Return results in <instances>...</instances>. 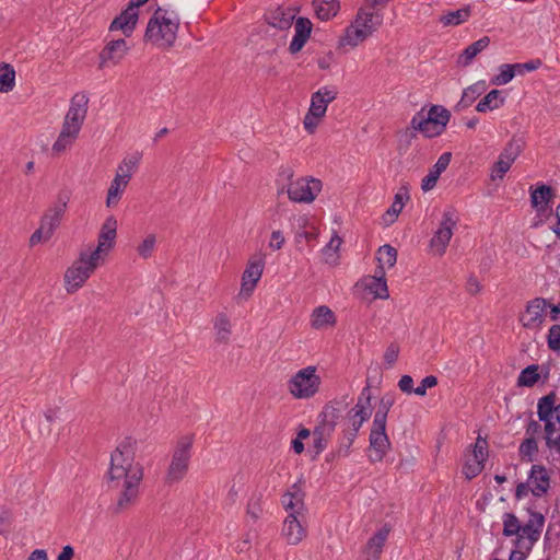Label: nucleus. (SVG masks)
<instances>
[{"label": "nucleus", "mask_w": 560, "mask_h": 560, "mask_svg": "<svg viewBox=\"0 0 560 560\" xmlns=\"http://www.w3.org/2000/svg\"><path fill=\"white\" fill-rule=\"evenodd\" d=\"M136 441L126 438L110 454V465L106 474L108 490L113 495V512L116 514L133 508L140 495L143 480V466L135 460Z\"/></svg>", "instance_id": "obj_1"}, {"label": "nucleus", "mask_w": 560, "mask_h": 560, "mask_svg": "<svg viewBox=\"0 0 560 560\" xmlns=\"http://www.w3.org/2000/svg\"><path fill=\"white\" fill-rule=\"evenodd\" d=\"M179 16L174 11L158 8L149 20L144 39L159 47L170 48L176 40Z\"/></svg>", "instance_id": "obj_2"}, {"label": "nucleus", "mask_w": 560, "mask_h": 560, "mask_svg": "<svg viewBox=\"0 0 560 560\" xmlns=\"http://www.w3.org/2000/svg\"><path fill=\"white\" fill-rule=\"evenodd\" d=\"M450 118V110L441 105H432L428 112L422 107L411 118L412 131L407 135L410 139L416 137L415 131H420L427 138L440 136L444 132Z\"/></svg>", "instance_id": "obj_3"}, {"label": "nucleus", "mask_w": 560, "mask_h": 560, "mask_svg": "<svg viewBox=\"0 0 560 560\" xmlns=\"http://www.w3.org/2000/svg\"><path fill=\"white\" fill-rule=\"evenodd\" d=\"M383 23V15L360 9L354 21L347 27L345 43L352 47L370 37Z\"/></svg>", "instance_id": "obj_4"}, {"label": "nucleus", "mask_w": 560, "mask_h": 560, "mask_svg": "<svg viewBox=\"0 0 560 560\" xmlns=\"http://www.w3.org/2000/svg\"><path fill=\"white\" fill-rule=\"evenodd\" d=\"M192 443V435H184L176 442L172 459L165 475L166 485L177 483L187 475L191 458Z\"/></svg>", "instance_id": "obj_5"}, {"label": "nucleus", "mask_w": 560, "mask_h": 560, "mask_svg": "<svg viewBox=\"0 0 560 560\" xmlns=\"http://www.w3.org/2000/svg\"><path fill=\"white\" fill-rule=\"evenodd\" d=\"M322 378L317 374V368L308 365L299 370L288 381V392L295 399H310L314 397L320 388Z\"/></svg>", "instance_id": "obj_6"}, {"label": "nucleus", "mask_w": 560, "mask_h": 560, "mask_svg": "<svg viewBox=\"0 0 560 560\" xmlns=\"http://www.w3.org/2000/svg\"><path fill=\"white\" fill-rule=\"evenodd\" d=\"M100 264L92 254L81 252L79 258L65 272V288L68 293L78 291Z\"/></svg>", "instance_id": "obj_7"}, {"label": "nucleus", "mask_w": 560, "mask_h": 560, "mask_svg": "<svg viewBox=\"0 0 560 560\" xmlns=\"http://www.w3.org/2000/svg\"><path fill=\"white\" fill-rule=\"evenodd\" d=\"M322 190V182L316 178L302 177L289 183L288 197L294 202H312Z\"/></svg>", "instance_id": "obj_8"}, {"label": "nucleus", "mask_w": 560, "mask_h": 560, "mask_svg": "<svg viewBox=\"0 0 560 560\" xmlns=\"http://www.w3.org/2000/svg\"><path fill=\"white\" fill-rule=\"evenodd\" d=\"M369 441L371 452L369 455L370 460L372 463L382 462L392 446L386 433V423L372 422Z\"/></svg>", "instance_id": "obj_9"}, {"label": "nucleus", "mask_w": 560, "mask_h": 560, "mask_svg": "<svg viewBox=\"0 0 560 560\" xmlns=\"http://www.w3.org/2000/svg\"><path fill=\"white\" fill-rule=\"evenodd\" d=\"M347 406L348 404L346 402V398L328 401L317 416V424L315 428L332 434L338 421L342 418Z\"/></svg>", "instance_id": "obj_10"}, {"label": "nucleus", "mask_w": 560, "mask_h": 560, "mask_svg": "<svg viewBox=\"0 0 560 560\" xmlns=\"http://www.w3.org/2000/svg\"><path fill=\"white\" fill-rule=\"evenodd\" d=\"M522 152V143L520 140L511 139L502 152L499 155L498 161L494 163L491 170V179H502L504 175L509 172L511 165L515 162L517 156Z\"/></svg>", "instance_id": "obj_11"}, {"label": "nucleus", "mask_w": 560, "mask_h": 560, "mask_svg": "<svg viewBox=\"0 0 560 560\" xmlns=\"http://www.w3.org/2000/svg\"><path fill=\"white\" fill-rule=\"evenodd\" d=\"M544 523V515L538 512H533L527 523L522 526L520 537H516L514 540L515 547L525 548V550L529 551L539 539Z\"/></svg>", "instance_id": "obj_12"}, {"label": "nucleus", "mask_w": 560, "mask_h": 560, "mask_svg": "<svg viewBox=\"0 0 560 560\" xmlns=\"http://www.w3.org/2000/svg\"><path fill=\"white\" fill-rule=\"evenodd\" d=\"M457 220L454 217V211L447 210L443 213V219L440 226L433 237L430 241V245L438 255L442 256L452 238L453 229L456 226Z\"/></svg>", "instance_id": "obj_13"}, {"label": "nucleus", "mask_w": 560, "mask_h": 560, "mask_svg": "<svg viewBox=\"0 0 560 560\" xmlns=\"http://www.w3.org/2000/svg\"><path fill=\"white\" fill-rule=\"evenodd\" d=\"M88 103H89V98L86 95L75 94L71 98L70 107L65 117V121H63L62 126L80 131L81 127L83 125V121L86 117Z\"/></svg>", "instance_id": "obj_14"}, {"label": "nucleus", "mask_w": 560, "mask_h": 560, "mask_svg": "<svg viewBox=\"0 0 560 560\" xmlns=\"http://www.w3.org/2000/svg\"><path fill=\"white\" fill-rule=\"evenodd\" d=\"M129 47L125 39H113L100 52L98 68L104 69L109 66L118 65L127 55Z\"/></svg>", "instance_id": "obj_15"}, {"label": "nucleus", "mask_w": 560, "mask_h": 560, "mask_svg": "<svg viewBox=\"0 0 560 560\" xmlns=\"http://www.w3.org/2000/svg\"><path fill=\"white\" fill-rule=\"evenodd\" d=\"M547 301L542 298H536L527 303L525 313L521 316V322L525 328L535 329L542 325L546 318Z\"/></svg>", "instance_id": "obj_16"}, {"label": "nucleus", "mask_w": 560, "mask_h": 560, "mask_svg": "<svg viewBox=\"0 0 560 560\" xmlns=\"http://www.w3.org/2000/svg\"><path fill=\"white\" fill-rule=\"evenodd\" d=\"M116 219L114 217L107 218L101 228L97 246L90 254L101 260L102 255L106 254L113 247L116 238Z\"/></svg>", "instance_id": "obj_17"}, {"label": "nucleus", "mask_w": 560, "mask_h": 560, "mask_svg": "<svg viewBox=\"0 0 560 560\" xmlns=\"http://www.w3.org/2000/svg\"><path fill=\"white\" fill-rule=\"evenodd\" d=\"M338 91L335 86H323L312 94L308 112L315 118H322L327 110L329 103L336 100Z\"/></svg>", "instance_id": "obj_18"}, {"label": "nucleus", "mask_w": 560, "mask_h": 560, "mask_svg": "<svg viewBox=\"0 0 560 560\" xmlns=\"http://www.w3.org/2000/svg\"><path fill=\"white\" fill-rule=\"evenodd\" d=\"M300 516L301 515L288 514L283 521L281 535L291 546L300 544L307 534L306 528L301 524Z\"/></svg>", "instance_id": "obj_19"}, {"label": "nucleus", "mask_w": 560, "mask_h": 560, "mask_svg": "<svg viewBox=\"0 0 560 560\" xmlns=\"http://www.w3.org/2000/svg\"><path fill=\"white\" fill-rule=\"evenodd\" d=\"M304 497L305 493L299 483L292 485L283 493L281 502L288 514L303 515L305 511Z\"/></svg>", "instance_id": "obj_20"}, {"label": "nucleus", "mask_w": 560, "mask_h": 560, "mask_svg": "<svg viewBox=\"0 0 560 560\" xmlns=\"http://www.w3.org/2000/svg\"><path fill=\"white\" fill-rule=\"evenodd\" d=\"M556 395L550 393L538 401L537 415L540 421L547 422V429H551V419L560 422V404L555 405Z\"/></svg>", "instance_id": "obj_21"}, {"label": "nucleus", "mask_w": 560, "mask_h": 560, "mask_svg": "<svg viewBox=\"0 0 560 560\" xmlns=\"http://www.w3.org/2000/svg\"><path fill=\"white\" fill-rule=\"evenodd\" d=\"M528 485L530 492L535 497H541L550 487V477L547 469L542 465H533L528 476Z\"/></svg>", "instance_id": "obj_22"}, {"label": "nucleus", "mask_w": 560, "mask_h": 560, "mask_svg": "<svg viewBox=\"0 0 560 560\" xmlns=\"http://www.w3.org/2000/svg\"><path fill=\"white\" fill-rule=\"evenodd\" d=\"M138 19V10L128 4V7L112 21L109 30L121 31L126 36H130L136 28Z\"/></svg>", "instance_id": "obj_23"}, {"label": "nucleus", "mask_w": 560, "mask_h": 560, "mask_svg": "<svg viewBox=\"0 0 560 560\" xmlns=\"http://www.w3.org/2000/svg\"><path fill=\"white\" fill-rule=\"evenodd\" d=\"M529 192L532 207L538 214H544L555 197L553 189L548 185L540 184L535 188L532 186Z\"/></svg>", "instance_id": "obj_24"}, {"label": "nucleus", "mask_w": 560, "mask_h": 560, "mask_svg": "<svg viewBox=\"0 0 560 560\" xmlns=\"http://www.w3.org/2000/svg\"><path fill=\"white\" fill-rule=\"evenodd\" d=\"M264 261H249L242 276L241 292L250 295L261 278Z\"/></svg>", "instance_id": "obj_25"}, {"label": "nucleus", "mask_w": 560, "mask_h": 560, "mask_svg": "<svg viewBox=\"0 0 560 560\" xmlns=\"http://www.w3.org/2000/svg\"><path fill=\"white\" fill-rule=\"evenodd\" d=\"M312 22L307 18H299L295 21L294 31L295 34L290 43L289 51L291 54L299 52L307 39L310 38L311 32H312Z\"/></svg>", "instance_id": "obj_26"}, {"label": "nucleus", "mask_w": 560, "mask_h": 560, "mask_svg": "<svg viewBox=\"0 0 560 560\" xmlns=\"http://www.w3.org/2000/svg\"><path fill=\"white\" fill-rule=\"evenodd\" d=\"M66 208L67 202L65 200H59L46 210L40 219V225L47 230V234H54L55 230L59 226Z\"/></svg>", "instance_id": "obj_27"}, {"label": "nucleus", "mask_w": 560, "mask_h": 560, "mask_svg": "<svg viewBox=\"0 0 560 560\" xmlns=\"http://www.w3.org/2000/svg\"><path fill=\"white\" fill-rule=\"evenodd\" d=\"M452 160L451 152H444L440 155L436 163L430 168L428 175L422 179L421 188L429 191L434 188L440 175L447 168Z\"/></svg>", "instance_id": "obj_28"}, {"label": "nucleus", "mask_w": 560, "mask_h": 560, "mask_svg": "<svg viewBox=\"0 0 560 560\" xmlns=\"http://www.w3.org/2000/svg\"><path fill=\"white\" fill-rule=\"evenodd\" d=\"M389 528L384 526L380 528L368 541L365 546V560H378L383 551L385 541L389 535Z\"/></svg>", "instance_id": "obj_29"}, {"label": "nucleus", "mask_w": 560, "mask_h": 560, "mask_svg": "<svg viewBox=\"0 0 560 560\" xmlns=\"http://www.w3.org/2000/svg\"><path fill=\"white\" fill-rule=\"evenodd\" d=\"M294 18L295 11L293 9L277 8L268 14L267 21L268 24L272 27L279 30H289L294 21Z\"/></svg>", "instance_id": "obj_30"}, {"label": "nucleus", "mask_w": 560, "mask_h": 560, "mask_svg": "<svg viewBox=\"0 0 560 560\" xmlns=\"http://www.w3.org/2000/svg\"><path fill=\"white\" fill-rule=\"evenodd\" d=\"M490 44V38L483 36L480 39L468 45L464 51L458 56L457 63L463 67H467L471 63L475 57L485 50Z\"/></svg>", "instance_id": "obj_31"}, {"label": "nucleus", "mask_w": 560, "mask_h": 560, "mask_svg": "<svg viewBox=\"0 0 560 560\" xmlns=\"http://www.w3.org/2000/svg\"><path fill=\"white\" fill-rule=\"evenodd\" d=\"M311 317V325L315 329H323L336 324V316L334 312L325 305L316 307Z\"/></svg>", "instance_id": "obj_32"}, {"label": "nucleus", "mask_w": 560, "mask_h": 560, "mask_svg": "<svg viewBox=\"0 0 560 560\" xmlns=\"http://www.w3.org/2000/svg\"><path fill=\"white\" fill-rule=\"evenodd\" d=\"M128 183L129 175H115L107 191L106 206L108 208L115 207L118 203Z\"/></svg>", "instance_id": "obj_33"}, {"label": "nucleus", "mask_w": 560, "mask_h": 560, "mask_svg": "<svg viewBox=\"0 0 560 560\" xmlns=\"http://www.w3.org/2000/svg\"><path fill=\"white\" fill-rule=\"evenodd\" d=\"M213 328L215 330V341L224 345L229 343L232 325L226 314H217L213 320Z\"/></svg>", "instance_id": "obj_34"}, {"label": "nucleus", "mask_w": 560, "mask_h": 560, "mask_svg": "<svg viewBox=\"0 0 560 560\" xmlns=\"http://www.w3.org/2000/svg\"><path fill=\"white\" fill-rule=\"evenodd\" d=\"M79 132L80 131L75 129L62 126L57 140L52 144V152L55 154H61L62 152H65L68 148H70L73 144V142L79 136Z\"/></svg>", "instance_id": "obj_35"}, {"label": "nucleus", "mask_w": 560, "mask_h": 560, "mask_svg": "<svg viewBox=\"0 0 560 560\" xmlns=\"http://www.w3.org/2000/svg\"><path fill=\"white\" fill-rule=\"evenodd\" d=\"M485 83L478 82L464 90L459 102L456 104V110L460 112L469 106L485 92Z\"/></svg>", "instance_id": "obj_36"}, {"label": "nucleus", "mask_w": 560, "mask_h": 560, "mask_svg": "<svg viewBox=\"0 0 560 560\" xmlns=\"http://www.w3.org/2000/svg\"><path fill=\"white\" fill-rule=\"evenodd\" d=\"M384 270H376L375 276L371 278V281L368 283V290L374 295L376 299H388V287L385 280Z\"/></svg>", "instance_id": "obj_37"}, {"label": "nucleus", "mask_w": 560, "mask_h": 560, "mask_svg": "<svg viewBox=\"0 0 560 560\" xmlns=\"http://www.w3.org/2000/svg\"><path fill=\"white\" fill-rule=\"evenodd\" d=\"M313 7L318 19L328 21L337 14L339 2L338 0H314Z\"/></svg>", "instance_id": "obj_38"}, {"label": "nucleus", "mask_w": 560, "mask_h": 560, "mask_svg": "<svg viewBox=\"0 0 560 560\" xmlns=\"http://www.w3.org/2000/svg\"><path fill=\"white\" fill-rule=\"evenodd\" d=\"M504 104V97L501 96V91L491 90L486 96H483L477 104L476 110L479 113H486L500 108Z\"/></svg>", "instance_id": "obj_39"}, {"label": "nucleus", "mask_w": 560, "mask_h": 560, "mask_svg": "<svg viewBox=\"0 0 560 560\" xmlns=\"http://www.w3.org/2000/svg\"><path fill=\"white\" fill-rule=\"evenodd\" d=\"M371 399V385L368 383L365 387L362 388L355 406L349 411L370 418L372 415Z\"/></svg>", "instance_id": "obj_40"}, {"label": "nucleus", "mask_w": 560, "mask_h": 560, "mask_svg": "<svg viewBox=\"0 0 560 560\" xmlns=\"http://www.w3.org/2000/svg\"><path fill=\"white\" fill-rule=\"evenodd\" d=\"M15 85V71L12 66L3 63L0 67V92L8 93Z\"/></svg>", "instance_id": "obj_41"}, {"label": "nucleus", "mask_w": 560, "mask_h": 560, "mask_svg": "<svg viewBox=\"0 0 560 560\" xmlns=\"http://www.w3.org/2000/svg\"><path fill=\"white\" fill-rule=\"evenodd\" d=\"M376 258L380 262L377 270H381V268L384 270V266L392 268L397 260V250L388 244L383 245L378 248Z\"/></svg>", "instance_id": "obj_42"}, {"label": "nucleus", "mask_w": 560, "mask_h": 560, "mask_svg": "<svg viewBox=\"0 0 560 560\" xmlns=\"http://www.w3.org/2000/svg\"><path fill=\"white\" fill-rule=\"evenodd\" d=\"M545 433L547 447L560 452V422H557L556 419H551L550 430L547 429V422H545Z\"/></svg>", "instance_id": "obj_43"}, {"label": "nucleus", "mask_w": 560, "mask_h": 560, "mask_svg": "<svg viewBox=\"0 0 560 560\" xmlns=\"http://www.w3.org/2000/svg\"><path fill=\"white\" fill-rule=\"evenodd\" d=\"M470 16V8L465 7L462 9H458L456 11H451L443 16H441L440 21L443 23V25H459L467 21V19Z\"/></svg>", "instance_id": "obj_44"}, {"label": "nucleus", "mask_w": 560, "mask_h": 560, "mask_svg": "<svg viewBox=\"0 0 560 560\" xmlns=\"http://www.w3.org/2000/svg\"><path fill=\"white\" fill-rule=\"evenodd\" d=\"M539 366L537 364H532L522 370L517 377V385L518 386H525V387H532L534 386L538 380H539V373H538Z\"/></svg>", "instance_id": "obj_45"}, {"label": "nucleus", "mask_w": 560, "mask_h": 560, "mask_svg": "<svg viewBox=\"0 0 560 560\" xmlns=\"http://www.w3.org/2000/svg\"><path fill=\"white\" fill-rule=\"evenodd\" d=\"M394 402H395L394 395L385 394L380 400L378 408L374 415L373 422L386 423L388 411L393 407Z\"/></svg>", "instance_id": "obj_46"}, {"label": "nucleus", "mask_w": 560, "mask_h": 560, "mask_svg": "<svg viewBox=\"0 0 560 560\" xmlns=\"http://www.w3.org/2000/svg\"><path fill=\"white\" fill-rule=\"evenodd\" d=\"M522 525L518 518L513 513H505L503 515V535L506 537H520Z\"/></svg>", "instance_id": "obj_47"}, {"label": "nucleus", "mask_w": 560, "mask_h": 560, "mask_svg": "<svg viewBox=\"0 0 560 560\" xmlns=\"http://www.w3.org/2000/svg\"><path fill=\"white\" fill-rule=\"evenodd\" d=\"M483 469V462L472 458L469 454L466 455L463 474L467 479H472L478 476Z\"/></svg>", "instance_id": "obj_48"}, {"label": "nucleus", "mask_w": 560, "mask_h": 560, "mask_svg": "<svg viewBox=\"0 0 560 560\" xmlns=\"http://www.w3.org/2000/svg\"><path fill=\"white\" fill-rule=\"evenodd\" d=\"M520 456L522 459L533 462L534 455L538 452L537 441L534 436L526 438L520 445Z\"/></svg>", "instance_id": "obj_49"}, {"label": "nucleus", "mask_w": 560, "mask_h": 560, "mask_svg": "<svg viewBox=\"0 0 560 560\" xmlns=\"http://www.w3.org/2000/svg\"><path fill=\"white\" fill-rule=\"evenodd\" d=\"M139 161H140V156H138V155L125 158L121 161V163L118 165L116 175H118V176L129 175V179H130L132 176V173L138 167Z\"/></svg>", "instance_id": "obj_50"}, {"label": "nucleus", "mask_w": 560, "mask_h": 560, "mask_svg": "<svg viewBox=\"0 0 560 560\" xmlns=\"http://www.w3.org/2000/svg\"><path fill=\"white\" fill-rule=\"evenodd\" d=\"M516 75L514 65H502L500 67V73L492 79V83L495 85L508 84Z\"/></svg>", "instance_id": "obj_51"}, {"label": "nucleus", "mask_w": 560, "mask_h": 560, "mask_svg": "<svg viewBox=\"0 0 560 560\" xmlns=\"http://www.w3.org/2000/svg\"><path fill=\"white\" fill-rule=\"evenodd\" d=\"M358 434L350 432L346 429L342 430V436L339 441L338 447H337V454L338 456H348L350 453V448L353 444L354 439Z\"/></svg>", "instance_id": "obj_52"}, {"label": "nucleus", "mask_w": 560, "mask_h": 560, "mask_svg": "<svg viewBox=\"0 0 560 560\" xmlns=\"http://www.w3.org/2000/svg\"><path fill=\"white\" fill-rule=\"evenodd\" d=\"M262 511H264V509H262L261 495L252 497L247 503V510H246L247 516H249L254 522H256L262 515Z\"/></svg>", "instance_id": "obj_53"}, {"label": "nucleus", "mask_w": 560, "mask_h": 560, "mask_svg": "<svg viewBox=\"0 0 560 560\" xmlns=\"http://www.w3.org/2000/svg\"><path fill=\"white\" fill-rule=\"evenodd\" d=\"M488 442L486 439L478 436L476 443L472 446V451L469 453L472 458H476L481 462H486L488 456Z\"/></svg>", "instance_id": "obj_54"}, {"label": "nucleus", "mask_w": 560, "mask_h": 560, "mask_svg": "<svg viewBox=\"0 0 560 560\" xmlns=\"http://www.w3.org/2000/svg\"><path fill=\"white\" fill-rule=\"evenodd\" d=\"M330 436H331V434H329L320 429L314 428V430H313L314 445L313 446L316 451V454L322 453L327 447Z\"/></svg>", "instance_id": "obj_55"}, {"label": "nucleus", "mask_w": 560, "mask_h": 560, "mask_svg": "<svg viewBox=\"0 0 560 560\" xmlns=\"http://www.w3.org/2000/svg\"><path fill=\"white\" fill-rule=\"evenodd\" d=\"M156 237L154 234H149L147 237L142 241L141 244L137 247V252L139 256L143 258H148L152 255L154 248H155Z\"/></svg>", "instance_id": "obj_56"}, {"label": "nucleus", "mask_w": 560, "mask_h": 560, "mask_svg": "<svg viewBox=\"0 0 560 560\" xmlns=\"http://www.w3.org/2000/svg\"><path fill=\"white\" fill-rule=\"evenodd\" d=\"M348 418V427L345 428L346 430L353 432L358 434L359 430L361 429L362 424L369 420V417H364L361 415L353 413L351 411H348L347 415Z\"/></svg>", "instance_id": "obj_57"}, {"label": "nucleus", "mask_w": 560, "mask_h": 560, "mask_svg": "<svg viewBox=\"0 0 560 560\" xmlns=\"http://www.w3.org/2000/svg\"><path fill=\"white\" fill-rule=\"evenodd\" d=\"M548 347L553 351L560 350V325H553L550 327L548 337Z\"/></svg>", "instance_id": "obj_58"}, {"label": "nucleus", "mask_w": 560, "mask_h": 560, "mask_svg": "<svg viewBox=\"0 0 560 560\" xmlns=\"http://www.w3.org/2000/svg\"><path fill=\"white\" fill-rule=\"evenodd\" d=\"M438 384V378L434 375L425 376L420 385L413 389V393L418 396H424L428 388H432Z\"/></svg>", "instance_id": "obj_59"}, {"label": "nucleus", "mask_w": 560, "mask_h": 560, "mask_svg": "<svg viewBox=\"0 0 560 560\" xmlns=\"http://www.w3.org/2000/svg\"><path fill=\"white\" fill-rule=\"evenodd\" d=\"M399 355V347L396 343H390L384 353V363L387 368H392L397 361Z\"/></svg>", "instance_id": "obj_60"}, {"label": "nucleus", "mask_w": 560, "mask_h": 560, "mask_svg": "<svg viewBox=\"0 0 560 560\" xmlns=\"http://www.w3.org/2000/svg\"><path fill=\"white\" fill-rule=\"evenodd\" d=\"M51 236L52 234H47V230L39 224V228L30 237V245L34 246L42 242H47Z\"/></svg>", "instance_id": "obj_61"}, {"label": "nucleus", "mask_w": 560, "mask_h": 560, "mask_svg": "<svg viewBox=\"0 0 560 560\" xmlns=\"http://www.w3.org/2000/svg\"><path fill=\"white\" fill-rule=\"evenodd\" d=\"M541 65L539 59L530 60L524 63H514L516 74L523 75L526 71L530 72L538 69Z\"/></svg>", "instance_id": "obj_62"}, {"label": "nucleus", "mask_w": 560, "mask_h": 560, "mask_svg": "<svg viewBox=\"0 0 560 560\" xmlns=\"http://www.w3.org/2000/svg\"><path fill=\"white\" fill-rule=\"evenodd\" d=\"M342 243V240L338 235H334L329 243L324 247V255L329 256L330 252L336 254Z\"/></svg>", "instance_id": "obj_63"}, {"label": "nucleus", "mask_w": 560, "mask_h": 560, "mask_svg": "<svg viewBox=\"0 0 560 560\" xmlns=\"http://www.w3.org/2000/svg\"><path fill=\"white\" fill-rule=\"evenodd\" d=\"M283 244H284V237H283L282 233L280 231H273L271 233L269 247L275 250H278L283 246Z\"/></svg>", "instance_id": "obj_64"}]
</instances>
